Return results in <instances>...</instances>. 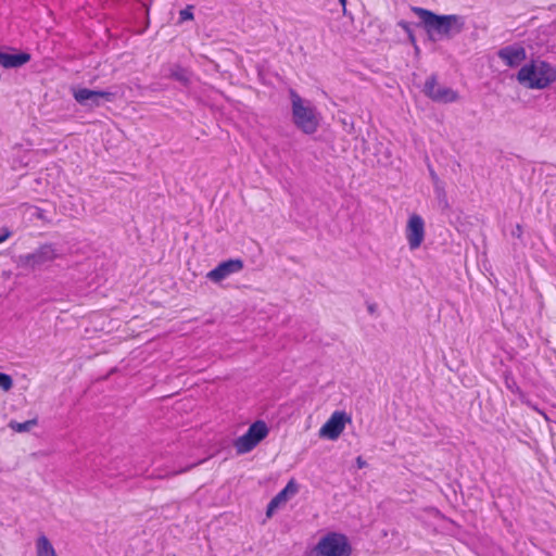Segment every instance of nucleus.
I'll use <instances>...</instances> for the list:
<instances>
[{"label":"nucleus","instance_id":"obj_15","mask_svg":"<svg viewBox=\"0 0 556 556\" xmlns=\"http://www.w3.org/2000/svg\"><path fill=\"white\" fill-rule=\"evenodd\" d=\"M192 72L179 64L170 65L167 77L188 87L191 84Z\"/></svg>","mask_w":556,"mask_h":556},{"label":"nucleus","instance_id":"obj_10","mask_svg":"<svg viewBox=\"0 0 556 556\" xmlns=\"http://www.w3.org/2000/svg\"><path fill=\"white\" fill-rule=\"evenodd\" d=\"M31 55L28 52L16 51V49L2 46L0 47V65L4 68H18L28 63Z\"/></svg>","mask_w":556,"mask_h":556},{"label":"nucleus","instance_id":"obj_24","mask_svg":"<svg viewBox=\"0 0 556 556\" xmlns=\"http://www.w3.org/2000/svg\"><path fill=\"white\" fill-rule=\"evenodd\" d=\"M357 465H358L359 468H363L366 465V463L362 459V457H358L357 458Z\"/></svg>","mask_w":556,"mask_h":556},{"label":"nucleus","instance_id":"obj_6","mask_svg":"<svg viewBox=\"0 0 556 556\" xmlns=\"http://www.w3.org/2000/svg\"><path fill=\"white\" fill-rule=\"evenodd\" d=\"M115 91L91 90L79 88L73 91V97L77 103L89 109L101 106L104 102H113L116 98Z\"/></svg>","mask_w":556,"mask_h":556},{"label":"nucleus","instance_id":"obj_21","mask_svg":"<svg viewBox=\"0 0 556 556\" xmlns=\"http://www.w3.org/2000/svg\"><path fill=\"white\" fill-rule=\"evenodd\" d=\"M193 466L194 465H191V466H189L187 468H182L180 470L173 471V472L168 473L166 477H173V476H176V475H179V473H184V472L188 471L190 468H192Z\"/></svg>","mask_w":556,"mask_h":556},{"label":"nucleus","instance_id":"obj_5","mask_svg":"<svg viewBox=\"0 0 556 556\" xmlns=\"http://www.w3.org/2000/svg\"><path fill=\"white\" fill-rule=\"evenodd\" d=\"M268 427L265 421L257 420L253 422L248 431L235 440L233 446L238 454L251 452L261 441L268 435Z\"/></svg>","mask_w":556,"mask_h":556},{"label":"nucleus","instance_id":"obj_2","mask_svg":"<svg viewBox=\"0 0 556 556\" xmlns=\"http://www.w3.org/2000/svg\"><path fill=\"white\" fill-rule=\"evenodd\" d=\"M292 105V122L298 129L306 135H313L319 126L316 108L307 100L302 99L293 89L290 90Z\"/></svg>","mask_w":556,"mask_h":556},{"label":"nucleus","instance_id":"obj_9","mask_svg":"<svg viewBox=\"0 0 556 556\" xmlns=\"http://www.w3.org/2000/svg\"><path fill=\"white\" fill-rule=\"evenodd\" d=\"M55 257L56 254L54 253L52 245H40L35 253L20 256L18 265L35 269L52 262Z\"/></svg>","mask_w":556,"mask_h":556},{"label":"nucleus","instance_id":"obj_13","mask_svg":"<svg viewBox=\"0 0 556 556\" xmlns=\"http://www.w3.org/2000/svg\"><path fill=\"white\" fill-rule=\"evenodd\" d=\"M425 237V223L424 219L414 214L409 217L406 227V238L408 243H422Z\"/></svg>","mask_w":556,"mask_h":556},{"label":"nucleus","instance_id":"obj_7","mask_svg":"<svg viewBox=\"0 0 556 556\" xmlns=\"http://www.w3.org/2000/svg\"><path fill=\"white\" fill-rule=\"evenodd\" d=\"M422 92L426 97L438 103H453L458 100V92L454 89L438 84L435 74L430 75L424 85Z\"/></svg>","mask_w":556,"mask_h":556},{"label":"nucleus","instance_id":"obj_23","mask_svg":"<svg viewBox=\"0 0 556 556\" xmlns=\"http://www.w3.org/2000/svg\"><path fill=\"white\" fill-rule=\"evenodd\" d=\"M339 2L342 5L343 14L346 15V0H339Z\"/></svg>","mask_w":556,"mask_h":556},{"label":"nucleus","instance_id":"obj_3","mask_svg":"<svg viewBox=\"0 0 556 556\" xmlns=\"http://www.w3.org/2000/svg\"><path fill=\"white\" fill-rule=\"evenodd\" d=\"M554 79L551 66L543 61L525 64L517 73L519 84L530 89H543Z\"/></svg>","mask_w":556,"mask_h":556},{"label":"nucleus","instance_id":"obj_25","mask_svg":"<svg viewBox=\"0 0 556 556\" xmlns=\"http://www.w3.org/2000/svg\"><path fill=\"white\" fill-rule=\"evenodd\" d=\"M430 176L433 180H437L438 179V176L435 174V172L433 169H430Z\"/></svg>","mask_w":556,"mask_h":556},{"label":"nucleus","instance_id":"obj_20","mask_svg":"<svg viewBox=\"0 0 556 556\" xmlns=\"http://www.w3.org/2000/svg\"><path fill=\"white\" fill-rule=\"evenodd\" d=\"M193 5H187L179 12V22L193 20Z\"/></svg>","mask_w":556,"mask_h":556},{"label":"nucleus","instance_id":"obj_12","mask_svg":"<svg viewBox=\"0 0 556 556\" xmlns=\"http://www.w3.org/2000/svg\"><path fill=\"white\" fill-rule=\"evenodd\" d=\"M497 56L508 67H517L527 59V52L522 46H520L518 43H514V45H509V46L501 48L497 51Z\"/></svg>","mask_w":556,"mask_h":556},{"label":"nucleus","instance_id":"obj_1","mask_svg":"<svg viewBox=\"0 0 556 556\" xmlns=\"http://www.w3.org/2000/svg\"><path fill=\"white\" fill-rule=\"evenodd\" d=\"M412 11L419 16L422 27L433 41L451 39L460 34L465 26V20L460 15H438L419 7H412Z\"/></svg>","mask_w":556,"mask_h":556},{"label":"nucleus","instance_id":"obj_8","mask_svg":"<svg viewBox=\"0 0 556 556\" xmlns=\"http://www.w3.org/2000/svg\"><path fill=\"white\" fill-rule=\"evenodd\" d=\"M348 422H351V418L346 413L336 410L319 429V435L329 440H337L344 431Z\"/></svg>","mask_w":556,"mask_h":556},{"label":"nucleus","instance_id":"obj_26","mask_svg":"<svg viewBox=\"0 0 556 556\" xmlns=\"http://www.w3.org/2000/svg\"><path fill=\"white\" fill-rule=\"evenodd\" d=\"M368 311L372 314L375 312V305L370 304Z\"/></svg>","mask_w":556,"mask_h":556},{"label":"nucleus","instance_id":"obj_14","mask_svg":"<svg viewBox=\"0 0 556 556\" xmlns=\"http://www.w3.org/2000/svg\"><path fill=\"white\" fill-rule=\"evenodd\" d=\"M298 492V485L295 481L290 480L287 485L269 502L267 506L266 515L270 517L275 509L281 504L286 503L289 495H294Z\"/></svg>","mask_w":556,"mask_h":556},{"label":"nucleus","instance_id":"obj_19","mask_svg":"<svg viewBox=\"0 0 556 556\" xmlns=\"http://www.w3.org/2000/svg\"><path fill=\"white\" fill-rule=\"evenodd\" d=\"M12 386H13L12 378L8 374L0 372V388L3 391H9V390H11Z\"/></svg>","mask_w":556,"mask_h":556},{"label":"nucleus","instance_id":"obj_4","mask_svg":"<svg viewBox=\"0 0 556 556\" xmlns=\"http://www.w3.org/2000/svg\"><path fill=\"white\" fill-rule=\"evenodd\" d=\"M314 556H351L352 546L348 536L339 532H328L314 547Z\"/></svg>","mask_w":556,"mask_h":556},{"label":"nucleus","instance_id":"obj_16","mask_svg":"<svg viewBox=\"0 0 556 556\" xmlns=\"http://www.w3.org/2000/svg\"><path fill=\"white\" fill-rule=\"evenodd\" d=\"M36 556H58L46 535H40L36 542Z\"/></svg>","mask_w":556,"mask_h":556},{"label":"nucleus","instance_id":"obj_11","mask_svg":"<svg viewBox=\"0 0 556 556\" xmlns=\"http://www.w3.org/2000/svg\"><path fill=\"white\" fill-rule=\"evenodd\" d=\"M243 268V263L240 258L227 260L222 262L214 269L210 270L206 277L213 282H220L228 278L230 275L239 273Z\"/></svg>","mask_w":556,"mask_h":556},{"label":"nucleus","instance_id":"obj_17","mask_svg":"<svg viewBox=\"0 0 556 556\" xmlns=\"http://www.w3.org/2000/svg\"><path fill=\"white\" fill-rule=\"evenodd\" d=\"M37 424H38V419L33 418V419L26 420L24 422L10 421L9 427L13 431L21 433V432L29 431L33 427L37 426Z\"/></svg>","mask_w":556,"mask_h":556},{"label":"nucleus","instance_id":"obj_18","mask_svg":"<svg viewBox=\"0 0 556 556\" xmlns=\"http://www.w3.org/2000/svg\"><path fill=\"white\" fill-rule=\"evenodd\" d=\"M397 26L401 27L407 34L410 42H413V43L416 42L414 30L412 28L410 23L402 20V21L397 22Z\"/></svg>","mask_w":556,"mask_h":556},{"label":"nucleus","instance_id":"obj_22","mask_svg":"<svg viewBox=\"0 0 556 556\" xmlns=\"http://www.w3.org/2000/svg\"><path fill=\"white\" fill-rule=\"evenodd\" d=\"M11 232L8 229H4L3 232L0 235V243L5 241L10 237Z\"/></svg>","mask_w":556,"mask_h":556}]
</instances>
